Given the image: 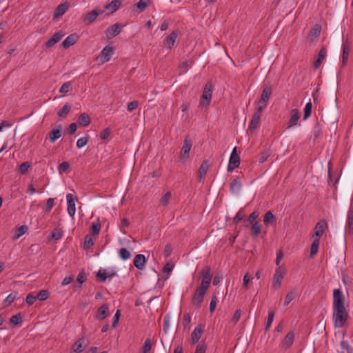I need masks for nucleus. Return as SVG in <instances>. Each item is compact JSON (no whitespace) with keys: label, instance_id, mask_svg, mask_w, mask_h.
Wrapping results in <instances>:
<instances>
[{"label":"nucleus","instance_id":"nucleus-61","mask_svg":"<svg viewBox=\"0 0 353 353\" xmlns=\"http://www.w3.org/2000/svg\"><path fill=\"white\" fill-rule=\"evenodd\" d=\"M206 345L204 342L199 343L196 347L195 353H205Z\"/></svg>","mask_w":353,"mask_h":353},{"label":"nucleus","instance_id":"nucleus-11","mask_svg":"<svg viewBox=\"0 0 353 353\" xmlns=\"http://www.w3.org/2000/svg\"><path fill=\"white\" fill-rule=\"evenodd\" d=\"M113 53V47L108 45L104 47L103 49L101 51L98 58L100 59L101 63L103 64L110 59V57Z\"/></svg>","mask_w":353,"mask_h":353},{"label":"nucleus","instance_id":"nucleus-55","mask_svg":"<svg viewBox=\"0 0 353 353\" xmlns=\"http://www.w3.org/2000/svg\"><path fill=\"white\" fill-rule=\"evenodd\" d=\"M152 347V341L150 339H147L145 341L144 345L143 346V353H148L150 351Z\"/></svg>","mask_w":353,"mask_h":353},{"label":"nucleus","instance_id":"nucleus-48","mask_svg":"<svg viewBox=\"0 0 353 353\" xmlns=\"http://www.w3.org/2000/svg\"><path fill=\"white\" fill-rule=\"evenodd\" d=\"M21 321H22V316L20 313L12 316L10 319V323L14 325H17Z\"/></svg>","mask_w":353,"mask_h":353},{"label":"nucleus","instance_id":"nucleus-6","mask_svg":"<svg viewBox=\"0 0 353 353\" xmlns=\"http://www.w3.org/2000/svg\"><path fill=\"white\" fill-rule=\"evenodd\" d=\"M285 271L283 268L281 267H279L276 269L275 272L274 274L273 278H272V288L277 290L279 289L281 286L282 280L284 277Z\"/></svg>","mask_w":353,"mask_h":353},{"label":"nucleus","instance_id":"nucleus-42","mask_svg":"<svg viewBox=\"0 0 353 353\" xmlns=\"http://www.w3.org/2000/svg\"><path fill=\"white\" fill-rule=\"evenodd\" d=\"M119 256L123 259V260H128L130 258L131 256V254L129 250H128V249L125 248H122L119 250Z\"/></svg>","mask_w":353,"mask_h":353},{"label":"nucleus","instance_id":"nucleus-8","mask_svg":"<svg viewBox=\"0 0 353 353\" xmlns=\"http://www.w3.org/2000/svg\"><path fill=\"white\" fill-rule=\"evenodd\" d=\"M240 165V157L236 152V147H234L230 157L228 170L231 172L237 168Z\"/></svg>","mask_w":353,"mask_h":353},{"label":"nucleus","instance_id":"nucleus-34","mask_svg":"<svg viewBox=\"0 0 353 353\" xmlns=\"http://www.w3.org/2000/svg\"><path fill=\"white\" fill-rule=\"evenodd\" d=\"M114 274H108L105 270H100L97 274V279L103 283L105 282L106 279L108 277L113 276Z\"/></svg>","mask_w":353,"mask_h":353},{"label":"nucleus","instance_id":"nucleus-56","mask_svg":"<svg viewBox=\"0 0 353 353\" xmlns=\"http://www.w3.org/2000/svg\"><path fill=\"white\" fill-rule=\"evenodd\" d=\"M30 164L29 162H24L21 163L19 168V171L21 174H25L28 172Z\"/></svg>","mask_w":353,"mask_h":353},{"label":"nucleus","instance_id":"nucleus-14","mask_svg":"<svg viewBox=\"0 0 353 353\" xmlns=\"http://www.w3.org/2000/svg\"><path fill=\"white\" fill-rule=\"evenodd\" d=\"M325 228H327V223L325 220L319 221L314 229V234L312 237L315 236V239H320L321 236L323 234Z\"/></svg>","mask_w":353,"mask_h":353},{"label":"nucleus","instance_id":"nucleus-63","mask_svg":"<svg viewBox=\"0 0 353 353\" xmlns=\"http://www.w3.org/2000/svg\"><path fill=\"white\" fill-rule=\"evenodd\" d=\"M93 244L94 241L92 239L90 236L86 235L84 240V247L88 249L91 248Z\"/></svg>","mask_w":353,"mask_h":353},{"label":"nucleus","instance_id":"nucleus-5","mask_svg":"<svg viewBox=\"0 0 353 353\" xmlns=\"http://www.w3.org/2000/svg\"><path fill=\"white\" fill-rule=\"evenodd\" d=\"M263 110H263V108L257 107V109L254 112V113L252 116V120L250 121V123L249 125V130L251 132L256 130L259 127L261 117L262 115V112Z\"/></svg>","mask_w":353,"mask_h":353},{"label":"nucleus","instance_id":"nucleus-60","mask_svg":"<svg viewBox=\"0 0 353 353\" xmlns=\"http://www.w3.org/2000/svg\"><path fill=\"white\" fill-rule=\"evenodd\" d=\"M88 141V137H81L77 140V147L78 148H81L84 147Z\"/></svg>","mask_w":353,"mask_h":353},{"label":"nucleus","instance_id":"nucleus-19","mask_svg":"<svg viewBox=\"0 0 353 353\" xmlns=\"http://www.w3.org/2000/svg\"><path fill=\"white\" fill-rule=\"evenodd\" d=\"M294 340V332L290 331L281 343V347L286 350L292 346Z\"/></svg>","mask_w":353,"mask_h":353},{"label":"nucleus","instance_id":"nucleus-59","mask_svg":"<svg viewBox=\"0 0 353 353\" xmlns=\"http://www.w3.org/2000/svg\"><path fill=\"white\" fill-rule=\"evenodd\" d=\"M243 216H244V214H243V210L241 209L237 212L236 216L233 218V221H232L233 223H234V224L239 223L243 219Z\"/></svg>","mask_w":353,"mask_h":353},{"label":"nucleus","instance_id":"nucleus-30","mask_svg":"<svg viewBox=\"0 0 353 353\" xmlns=\"http://www.w3.org/2000/svg\"><path fill=\"white\" fill-rule=\"evenodd\" d=\"M91 119L90 116L85 113H81L78 118V123L83 127H86L90 125Z\"/></svg>","mask_w":353,"mask_h":353},{"label":"nucleus","instance_id":"nucleus-50","mask_svg":"<svg viewBox=\"0 0 353 353\" xmlns=\"http://www.w3.org/2000/svg\"><path fill=\"white\" fill-rule=\"evenodd\" d=\"M54 205V199L49 198L46 201V205L44 208L45 212H49Z\"/></svg>","mask_w":353,"mask_h":353},{"label":"nucleus","instance_id":"nucleus-57","mask_svg":"<svg viewBox=\"0 0 353 353\" xmlns=\"http://www.w3.org/2000/svg\"><path fill=\"white\" fill-rule=\"evenodd\" d=\"M71 88V82H65L64 83L59 89V92L65 94L67 93L70 89Z\"/></svg>","mask_w":353,"mask_h":353},{"label":"nucleus","instance_id":"nucleus-38","mask_svg":"<svg viewBox=\"0 0 353 353\" xmlns=\"http://www.w3.org/2000/svg\"><path fill=\"white\" fill-rule=\"evenodd\" d=\"M150 0H140L139 2L134 4L138 9V12L143 11L150 4Z\"/></svg>","mask_w":353,"mask_h":353},{"label":"nucleus","instance_id":"nucleus-3","mask_svg":"<svg viewBox=\"0 0 353 353\" xmlns=\"http://www.w3.org/2000/svg\"><path fill=\"white\" fill-rule=\"evenodd\" d=\"M199 274L202 276L201 283L199 286L208 289L212 281L211 268L210 266H205Z\"/></svg>","mask_w":353,"mask_h":353},{"label":"nucleus","instance_id":"nucleus-37","mask_svg":"<svg viewBox=\"0 0 353 353\" xmlns=\"http://www.w3.org/2000/svg\"><path fill=\"white\" fill-rule=\"evenodd\" d=\"M61 136V130L60 129L54 128L49 133V138L52 142L56 141Z\"/></svg>","mask_w":353,"mask_h":353},{"label":"nucleus","instance_id":"nucleus-2","mask_svg":"<svg viewBox=\"0 0 353 353\" xmlns=\"http://www.w3.org/2000/svg\"><path fill=\"white\" fill-rule=\"evenodd\" d=\"M213 85L211 82H208L203 88L200 100V105L208 106L210 105L212 96Z\"/></svg>","mask_w":353,"mask_h":353},{"label":"nucleus","instance_id":"nucleus-64","mask_svg":"<svg viewBox=\"0 0 353 353\" xmlns=\"http://www.w3.org/2000/svg\"><path fill=\"white\" fill-rule=\"evenodd\" d=\"M37 296L30 293L27 295L26 298V302L28 305H32L35 302Z\"/></svg>","mask_w":353,"mask_h":353},{"label":"nucleus","instance_id":"nucleus-53","mask_svg":"<svg viewBox=\"0 0 353 353\" xmlns=\"http://www.w3.org/2000/svg\"><path fill=\"white\" fill-rule=\"evenodd\" d=\"M259 212L258 211H254L253 212H252L250 216H248V219H247V221L250 223V224H252L254 223L256 221V219L259 217Z\"/></svg>","mask_w":353,"mask_h":353},{"label":"nucleus","instance_id":"nucleus-44","mask_svg":"<svg viewBox=\"0 0 353 353\" xmlns=\"http://www.w3.org/2000/svg\"><path fill=\"white\" fill-rule=\"evenodd\" d=\"M172 196L170 192H167L160 199V204L163 206H167L169 203L170 199Z\"/></svg>","mask_w":353,"mask_h":353},{"label":"nucleus","instance_id":"nucleus-24","mask_svg":"<svg viewBox=\"0 0 353 353\" xmlns=\"http://www.w3.org/2000/svg\"><path fill=\"white\" fill-rule=\"evenodd\" d=\"M79 36L77 34H71L68 36L62 43V46L64 48H68L71 46H73L78 41Z\"/></svg>","mask_w":353,"mask_h":353},{"label":"nucleus","instance_id":"nucleus-21","mask_svg":"<svg viewBox=\"0 0 353 353\" xmlns=\"http://www.w3.org/2000/svg\"><path fill=\"white\" fill-rule=\"evenodd\" d=\"M146 262V259L145 255L142 254H137L133 260V264L138 269V270H143L145 267V264Z\"/></svg>","mask_w":353,"mask_h":353},{"label":"nucleus","instance_id":"nucleus-27","mask_svg":"<svg viewBox=\"0 0 353 353\" xmlns=\"http://www.w3.org/2000/svg\"><path fill=\"white\" fill-rule=\"evenodd\" d=\"M347 231L349 234H353V208L351 205L347 212Z\"/></svg>","mask_w":353,"mask_h":353},{"label":"nucleus","instance_id":"nucleus-41","mask_svg":"<svg viewBox=\"0 0 353 353\" xmlns=\"http://www.w3.org/2000/svg\"><path fill=\"white\" fill-rule=\"evenodd\" d=\"M271 152L269 149H265L259 157V162L260 163H264L270 156Z\"/></svg>","mask_w":353,"mask_h":353},{"label":"nucleus","instance_id":"nucleus-29","mask_svg":"<svg viewBox=\"0 0 353 353\" xmlns=\"http://www.w3.org/2000/svg\"><path fill=\"white\" fill-rule=\"evenodd\" d=\"M101 12H97V10H94L91 12H88L87 15L83 19V22L86 25H89L92 23L97 17L100 14Z\"/></svg>","mask_w":353,"mask_h":353},{"label":"nucleus","instance_id":"nucleus-45","mask_svg":"<svg viewBox=\"0 0 353 353\" xmlns=\"http://www.w3.org/2000/svg\"><path fill=\"white\" fill-rule=\"evenodd\" d=\"M101 223H99V221L93 222L90 227V230H91L92 234L93 235L98 234L101 230Z\"/></svg>","mask_w":353,"mask_h":353},{"label":"nucleus","instance_id":"nucleus-26","mask_svg":"<svg viewBox=\"0 0 353 353\" xmlns=\"http://www.w3.org/2000/svg\"><path fill=\"white\" fill-rule=\"evenodd\" d=\"M68 8L69 3L68 2L59 5L54 12V18L57 19L61 17L67 11Z\"/></svg>","mask_w":353,"mask_h":353},{"label":"nucleus","instance_id":"nucleus-58","mask_svg":"<svg viewBox=\"0 0 353 353\" xmlns=\"http://www.w3.org/2000/svg\"><path fill=\"white\" fill-rule=\"evenodd\" d=\"M26 231H27L26 226L22 225V226L17 228V230H16V236L14 237V239L19 238L21 236L24 234L26 232Z\"/></svg>","mask_w":353,"mask_h":353},{"label":"nucleus","instance_id":"nucleus-23","mask_svg":"<svg viewBox=\"0 0 353 353\" xmlns=\"http://www.w3.org/2000/svg\"><path fill=\"white\" fill-rule=\"evenodd\" d=\"M321 32V26L315 24L309 32L308 37L311 42L317 39Z\"/></svg>","mask_w":353,"mask_h":353},{"label":"nucleus","instance_id":"nucleus-52","mask_svg":"<svg viewBox=\"0 0 353 353\" xmlns=\"http://www.w3.org/2000/svg\"><path fill=\"white\" fill-rule=\"evenodd\" d=\"M295 297V292L294 290H290L285 296V305H288Z\"/></svg>","mask_w":353,"mask_h":353},{"label":"nucleus","instance_id":"nucleus-46","mask_svg":"<svg viewBox=\"0 0 353 353\" xmlns=\"http://www.w3.org/2000/svg\"><path fill=\"white\" fill-rule=\"evenodd\" d=\"M312 104L310 101L306 103L305 108H304V117L303 119L306 120L308 117H310L312 113Z\"/></svg>","mask_w":353,"mask_h":353},{"label":"nucleus","instance_id":"nucleus-39","mask_svg":"<svg viewBox=\"0 0 353 353\" xmlns=\"http://www.w3.org/2000/svg\"><path fill=\"white\" fill-rule=\"evenodd\" d=\"M70 109L71 105L70 103H66L63 105L61 110L58 112L57 115L59 117H65L70 111Z\"/></svg>","mask_w":353,"mask_h":353},{"label":"nucleus","instance_id":"nucleus-4","mask_svg":"<svg viewBox=\"0 0 353 353\" xmlns=\"http://www.w3.org/2000/svg\"><path fill=\"white\" fill-rule=\"evenodd\" d=\"M208 289L198 286L193 294L192 299V303L197 307H200L202 302L203 301L204 296Z\"/></svg>","mask_w":353,"mask_h":353},{"label":"nucleus","instance_id":"nucleus-16","mask_svg":"<svg viewBox=\"0 0 353 353\" xmlns=\"http://www.w3.org/2000/svg\"><path fill=\"white\" fill-rule=\"evenodd\" d=\"M204 327L205 325H199L194 328L191 334V342L192 344L198 343L202 334L204 333Z\"/></svg>","mask_w":353,"mask_h":353},{"label":"nucleus","instance_id":"nucleus-49","mask_svg":"<svg viewBox=\"0 0 353 353\" xmlns=\"http://www.w3.org/2000/svg\"><path fill=\"white\" fill-rule=\"evenodd\" d=\"M50 234H51V238L56 241L61 239V237L63 236V234H62V232L61 231V230L57 229V228L53 230L51 232Z\"/></svg>","mask_w":353,"mask_h":353},{"label":"nucleus","instance_id":"nucleus-1","mask_svg":"<svg viewBox=\"0 0 353 353\" xmlns=\"http://www.w3.org/2000/svg\"><path fill=\"white\" fill-rule=\"evenodd\" d=\"M333 321L335 327H343L345 325L347 318L348 314L345 310V307H336L333 308Z\"/></svg>","mask_w":353,"mask_h":353},{"label":"nucleus","instance_id":"nucleus-13","mask_svg":"<svg viewBox=\"0 0 353 353\" xmlns=\"http://www.w3.org/2000/svg\"><path fill=\"white\" fill-rule=\"evenodd\" d=\"M123 25L119 23H114L110 26L105 31L106 37L108 39H111L118 35L121 31Z\"/></svg>","mask_w":353,"mask_h":353},{"label":"nucleus","instance_id":"nucleus-28","mask_svg":"<svg viewBox=\"0 0 353 353\" xmlns=\"http://www.w3.org/2000/svg\"><path fill=\"white\" fill-rule=\"evenodd\" d=\"M300 117H301L300 112H299V110L297 109L292 110L291 117L288 122L289 125H288V128H290L296 125V123L299 121V119H300Z\"/></svg>","mask_w":353,"mask_h":353},{"label":"nucleus","instance_id":"nucleus-32","mask_svg":"<svg viewBox=\"0 0 353 353\" xmlns=\"http://www.w3.org/2000/svg\"><path fill=\"white\" fill-rule=\"evenodd\" d=\"M242 187V184L237 179H234L230 184V190L232 193H237Z\"/></svg>","mask_w":353,"mask_h":353},{"label":"nucleus","instance_id":"nucleus-36","mask_svg":"<svg viewBox=\"0 0 353 353\" xmlns=\"http://www.w3.org/2000/svg\"><path fill=\"white\" fill-rule=\"evenodd\" d=\"M262 225L260 221H256L254 223L252 224L251 226V232L253 236H258L261 232Z\"/></svg>","mask_w":353,"mask_h":353},{"label":"nucleus","instance_id":"nucleus-17","mask_svg":"<svg viewBox=\"0 0 353 353\" xmlns=\"http://www.w3.org/2000/svg\"><path fill=\"white\" fill-rule=\"evenodd\" d=\"M109 315V306L107 304H103L98 308L95 314V318L99 321L105 319Z\"/></svg>","mask_w":353,"mask_h":353},{"label":"nucleus","instance_id":"nucleus-35","mask_svg":"<svg viewBox=\"0 0 353 353\" xmlns=\"http://www.w3.org/2000/svg\"><path fill=\"white\" fill-rule=\"evenodd\" d=\"M85 339L84 337L81 338L77 341L72 346V350L76 353H80L83 351V345L84 344Z\"/></svg>","mask_w":353,"mask_h":353},{"label":"nucleus","instance_id":"nucleus-40","mask_svg":"<svg viewBox=\"0 0 353 353\" xmlns=\"http://www.w3.org/2000/svg\"><path fill=\"white\" fill-rule=\"evenodd\" d=\"M320 239H314V241L312 243L311 248H310V255L311 256H313L316 255L319 250V245Z\"/></svg>","mask_w":353,"mask_h":353},{"label":"nucleus","instance_id":"nucleus-25","mask_svg":"<svg viewBox=\"0 0 353 353\" xmlns=\"http://www.w3.org/2000/svg\"><path fill=\"white\" fill-rule=\"evenodd\" d=\"M327 55V50L325 47H322L319 50L317 56V59L314 62V69H317L321 65L322 61L325 58Z\"/></svg>","mask_w":353,"mask_h":353},{"label":"nucleus","instance_id":"nucleus-9","mask_svg":"<svg viewBox=\"0 0 353 353\" xmlns=\"http://www.w3.org/2000/svg\"><path fill=\"white\" fill-rule=\"evenodd\" d=\"M192 148V141L189 137H186L183 141V147L180 152L181 160L185 161L189 158V153Z\"/></svg>","mask_w":353,"mask_h":353},{"label":"nucleus","instance_id":"nucleus-51","mask_svg":"<svg viewBox=\"0 0 353 353\" xmlns=\"http://www.w3.org/2000/svg\"><path fill=\"white\" fill-rule=\"evenodd\" d=\"M217 302H218L217 296L216 294H214L212 297V299H211V301L210 303V311L211 313L214 312L216 307Z\"/></svg>","mask_w":353,"mask_h":353},{"label":"nucleus","instance_id":"nucleus-12","mask_svg":"<svg viewBox=\"0 0 353 353\" xmlns=\"http://www.w3.org/2000/svg\"><path fill=\"white\" fill-rule=\"evenodd\" d=\"M343 295L339 289H334L333 291V308L343 307Z\"/></svg>","mask_w":353,"mask_h":353},{"label":"nucleus","instance_id":"nucleus-22","mask_svg":"<svg viewBox=\"0 0 353 353\" xmlns=\"http://www.w3.org/2000/svg\"><path fill=\"white\" fill-rule=\"evenodd\" d=\"M178 37V31L174 30L172 31L170 35H168L165 39H164V44L165 46L168 48L171 49L175 43V41Z\"/></svg>","mask_w":353,"mask_h":353},{"label":"nucleus","instance_id":"nucleus-7","mask_svg":"<svg viewBox=\"0 0 353 353\" xmlns=\"http://www.w3.org/2000/svg\"><path fill=\"white\" fill-rule=\"evenodd\" d=\"M272 90L271 87L268 86L264 88L261 95V98L258 101V107L263 108V110H265L266 108L268 102L272 94Z\"/></svg>","mask_w":353,"mask_h":353},{"label":"nucleus","instance_id":"nucleus-31","mask_svg":"<svg viewBox=\"0 0 353 353\" xmlns=\"http://www.w3.org/2000/svg\"><path fill=\"white\" fill-rule=\"evenodd\" d=\"M121 3V0H112L110 3L105 5V8L111 10V12H114L119 8Z\"/></svg>","mask_w":353,"mask_h":353},{"label":"nucleus","instance_id":"nucleus-10","mask_svg":"<svg viewBox=\"0 0 353 353\" xmlns=\"http://www.w3.org/2000/svg\"><path fill=\"white\" fill-rule=\"evenodd\" d=\"M350 51V43L348 39H344L342 44V60L341 67H345L347 65L349 54Z\"/></svg>","mask_w":353,"mask_h":353},{"label":"nucleus","instance_id":"nucleus-33","mask_svg":"<svg viewBox=\"0 0 353 353\" xmlns=\"http://www.w3.org/2000/svg\"><path fill=\"white\" fill-rule=\"evenodd\" d=\"M263 221L267 225H272L276 221V217L271 211H268L264 215Z\"/></svg>","mask_w":353,"mask_h":353},{"label":"nucleus","instance_id":"nucleus-18","mask_svg":"<svg viewBox=\"0 0 353 353\" xmlns=\"http://www.w3.org/2000/svg\"><path fill=\"white\" fill-rule=\"evenodd\" d=\"M209 169L208 161L205 159L198 170V179L199 182H203Z\"/></svg>","mask_w":353,"mask_h":353},{"label":"nucleus","instance_id":"nucleus-20","mask_svg":"<svg viewBox=\"0 0 353 353\" xmlns=\"http://www.w3.org/2000/svg\"><path fill=\"white\" fill-rule=\"evenodd\" d=\"M64 36L61 31L56 32L52 37H50L46 43V48H49L54 46Z\"/></svg>","mask_w":353,"mask_h":353},{"label":"nucleus","instance_id":"nucleus-54","mask_svg":"<svg viewBox=\"0 0 353 353\" xmlns=\"http://www.w3.org/2000/svg\"><path fill=\"white\" fill-rule=\"evenodd\" d=\"M15 298L16 294L14 293L10 294L4 300V305L6 307L10 305L14 301Z\"/></svg>","mask_w":353,"mask_h":353},{"label":"nucleus","instance_id":"nucleus-15","mask_svg":"<svg viewBox=\"0 0 353 353\" xmlns=\"http://www.w3.org/2000/svg\"><path fill=\"white\" fill-rule=\"evenodd\" d=\"M66 199L68 212L71 217H73L76 213L75 200L77 198H75L73 194L69 193L66 195Z\"/></svg>","mask_w":353,"mask_h":353},{"label":"nucleus","instance_id":"nucleus-47","mask_svg":"<svg viewBox=\"0 0 353 353\" xmlns=\"http://www.w3.org/2000/svg\"><path fill=\"white\" fill-rule=\"evenodd\" d=\"M36 296L39 301H45L49 296V292L46 290H41L38 292V294Z\"/></svg>","mask_w":353,"mask_h":353},{"label":"nucleus","instance_id":"nucleus-62","mask_svg":"<svg viewBox=\"0 0 353 353\" xmlns=\"http://www.w3.org/2000/svg\"><path fill=\"white\" fill-rule=\"evenodd\" d=\"M77 281L80 283L79 288H81V284H83L86 281V276L83 271L80 272L78 274Z\"/></svg>","mask_w":353,"mask_h":353},{"label":"nucleus","instance_id":"nucleus-43","mask_svg":"<svg viewBox=\"0 0 353 353\" xmlns=\"http://www.w3.org/2000/svg\"><path fill=\"white\" fill-rule=\"evenodd\" d=\"M274 317V312L273 310H270L268 312V320H267L265 328V332L268 331L269 328L270 327V326L273 322Z\"/></svg>","mask_w":353,"mask_h":353}]
</instances>
